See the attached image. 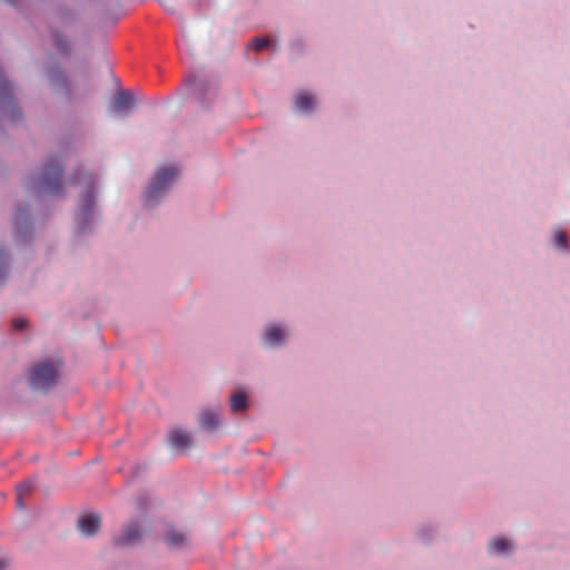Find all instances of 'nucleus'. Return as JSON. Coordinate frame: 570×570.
<instances>
[{
	"instance_id": "3",
	"label": "nucleus",
	"mask_w": 570,
	"mask_h": 570,
	"mask_svg": "<svg viewBox=\"0 0 570 570\" xmlns=\"http://www.w3.org/2000/svg\"><path fill=\"white\" fill-rule=\"evenodd\" d=\"M58 380V364L43 362L31 368L29 383L32 389L48 391Z\"/></svg>"
},
{
	"instance_id": "7",
	"label": "nucleus",
	"mask_w": 570,
	"mask_h": 570,
	"mask_svg": "<svg viewBox=\"0 0 570 570\" xmlns=\"http://www.w3.org/2000/svg\"><path fill=\"white\" fill-rule=\"evenodd\" d=\"M169 442L177 449L188 448L191 444V434L183 430H174L170 433Z\"/></svg>"
},
{
	"instance_id": "21",
	"label": "nucleus",
	"mask_w": 570,
	"mask_h": 570,
	"mask_svg": "<svg viewBox=\"0 0 570 570\" xmlns=\"http://www.w3.org/2000/svg\"><path fill=\"white\" fill-rule=\"evenodd\" d=\"M57 45H58V47H60L61 49H65V46L61 43L60 38H57Z\"/></svg>"
},
{
	"instance_id": "12",
	"label": "nucleus",
	"mask_w": 570,
	"mask_h": 570,
	"mask_svg": "<svg viewBox=\"0 0 570 570\" xmlns=\"http://www.w3.org/2000/svg\"><path fill=\"white\" fill-rule=\"evenodd\" d=\"M247 407V397L245 393H236L230 397V409L233 412H239Z\"/></svg>"
},
{
	"instance_id": "15",
	"label": "nucleus",
	"mask_w": 570,
	"mask_h": 570,
	"mask_svg": "<svg viewBox=\"0 0 570 570\" xmlns=\"http://www.w3.org/2000/svg\"><path fill=\"white\" fill-rule=\"evenodd\" d=\"M268 45H269V40L267 38H255L249 43V47L253 48L254 50L259 51V50L266 48Z\"/></svg>"
},
{
	"instance_id": "10",
	"label": "nucleus",
	"mask_w": 570,
	"mask_h": 570,
	"mask_svg": "<svg viewBox=\"0 0 570 570\" xmlns=\"http://www.w3.org/2000/svg\"><path fill=\"white\" fill-rule=\"evenodd\" d=\"M199 423L206 430H213L218 425V415L213 411H204L199 415Z\"/></svg>"
},
{
	"instance_id": "4",
	"label": "nucleus",
	"mask_w": 570,
	"mask_h": 570,
	"mask_svg": "<svg viewBox=\"0 0 570 570\" xmlns=\"http://www.w3.org/2000/svg\"><path fill=\"white\" fill-rule=\"evenodd\" d=\"M134 104L135 100L131 92L120 91L115 96L114 102L111 105V111L115 114L124 112L125 115H128L134 107Z\"/></svg>"
},
{
	"instance_id": "2",
	"label": "nucleus",
	"mask_w": 570,
	"mask_h": 570,
	"mask_svg": "<svg viewBox=\"0 0 570 570\" xmlns=\"http://www.w3.org/2000/svg\"><path fill=\"white\" fill-rule=\"evenodd\" d=\"M179 170L175 166L159 167L149 185L148 191L145 196L147 205L157 203L161 193L166 191L170 185L177 179Z\"/></svg>"
},
{
	"instance_id": "20",
	"label": "nucleus",
	"mask_w": 570,
	"mask_h": 570,
	"mask_svg": "<svg viewBox=\"0 0 570 570\" xmlns=\"http://www.w3.org/2000/svg\"><path fill=\"white\" fill-rule=\"evenodd\" d=\"M7 566H8V562L3 559H0V570H4Z\"/></svg>"
},
{
	"instance_id": "14",
	"label": "nucleus",
	"mask_w": 570,
	"mask_h": 570,
	"mask_svg": "<svg viewBox=\"0 0 570 570\" xmlns=\"http://www.w3.org/2000/svg\"><path fill=\"white\" fill-rule=\"evenodd\" d=\"M32 489V484L29 482L21 483L17 487V505L18 508H23L22 499L24 495L29 494Z\"/></svg>"
},
{
	"instance_id": "1",
	"label": "nucleus",
	"mask_w": 570,
	"mask_h": 570,
	"mask_svg": "<svg viewBox=\"0 0 570 570\" xmlns=\"http://www.w3.org/2000/svg\"><path fill=\"white\" fill-rule=\"evenodd\" d=\"M61 173L60 163L51 159L45 165L41 174L30 180L31 188L37 193L58 196L61 190Z\"/></svg>"
},
{
	"instance_id": "9",
	"label": "nucleus",
	"mask_w": 570,
	"mask_h": 570,
	"mask_svg": "<svg viewBox=\"0 0 570 570\" xmlns=\"http://www.w3.org/2000/svg\"><path fill=\"white\" fill-rule=\"evenodd\" d=\"M314 104H315V101H314L313 96H311L306 92L298 94L296 97V101H295L296 109H298L299 111H304V112L312 111L314 108Z\"/></svg>"
},
{
	"instance_id": "13",
	"label": "nucleus",
	"mask_w": 570,
	"mask_h": 570,
	"mask_svg": "<svg viewBox=\"0 0 570 570\" xmlns=\"http://www.w3.org/2000/svg\"><path fill=\"white\" fill-rule=\"evenodd\" d=\"M511 547H512L511 542L504 538H495L490 543V550L498 554L504 553Z\"/></svg>"
},
{
	"instance_id": "17",
	"label": "nucleus",
	"mask_w": 570,
	"mask_h": 570,
	"mask_svg": "<svg viewBox=\"0 0 570 570\" xmlns=\"http://www.w3.org/2000/svg\"><path fill=\"white\" fill-rule=\"evenodd\" d=\"M92 203H94V196H92V193H88L85 198H83V210H85V214L89 213L91 206H92Z\"/></svg>"
},
{
	"instance_id": "11",
	"label": "nucleus",
	"mask_w": 570,
	"mask_h": 570,
	"mask_svg": "<svg viewBox=\"0 0 570 570\" xmlns=\"http://www.w3.org/2000/svg\"><path fill=\"white\" fill-rule=\"evenodd\" d=\"M165 541L169 547L179 548L185 544L186 535L181 532H177L175 530L168 531L165 537Z\"/></svg>"
},
{
	"instance_id": "5",
	"label": "nucleus",
	"mask_w": 570,
	"mask_h": 570,
	"mask_svg": "<svg viewBox=\"0 0 570 570\" xmlns=\"http://www.w3.org/2000/svg\"><path fill=\"white\" fill-rule=\"evenodd\" d=\"M99 528L100 518L98 514H85L78 519V529L82 534L87 537L96 534Z\"/></svg>"
},
{
	"instance_id": "8",
	"label": "nucleus",
	"mask_w": 570,
	"mask_h": 570,
	"mask_svg": "<svg viewBox=\"0 0 570 570\" xmlns=\"http://www.w3.org/2000/svg\"><path fill=\"white\" fill-rule=\"evenodd\" d=\"M284 332L281 327L273 325L268 326L264 333V343L269 346L277 345L284 341Z\"/></svg>"
},
{
	"instance_id": "19",
	"label": "nucleus",
	"mask_w": 570,
	"mask_h": 570,
	"mask_svg": "<svg viewBox=\"0 0 570 570\" xmlns=\"http://www.w3.org/2000/svg\"><path fill=\"white\" fill-rule=\"evenodd\" d=\"M26 325H27V322H26V320H23V318H16V320H13V322H12V326H13V328H14V330H17V331H21V330H23V328L26 327Z\"/></svg>"
},
{
	"instance_id": "18",
	"label": "nucleus",
	"mask_w": 570,
	"mask_h": 570,
	"mask_svg": "<svg viewBox=\"0 0 570 570\" xmlns=\"http://www.w3.org/2000/svg\"><path fill=\"white\" fill-rule=\"evenodd\" d=\"M7 269V258L4 254L0 253V281L3 278Z\"/></svg>"
},
{
	"instance_id": "16",
	"label": "nucleus",
	"mask_w": 570,
	"mask_h": 570,
	"mask_svg": "<svg viewBox=\"0 0 570 570\" xmlns=\"http://www.w3.org/2000/svg\"><path fill=\"white\" fill-rule=\"evenodd\" d=\"M554 243L557 246L567 248V235L562 230H558L554 234Z\"/></svg>"
},
{
	"instance_id": "6",
	"label": "nucleus",
	"mask_w": 570,
	"mask_h": 570,
	"mask_svg": "<svg viewBox=\"0 0 570 570\" xmlns=\"http://www.w3.org/2000/svg\"><path fill=\"white\" fill-rule=\"evenodd\" d=\"M141 538V531L136 523H130L124 529V533L115 539L116 544H131Z\"/></svg>"
}]
</instances>
